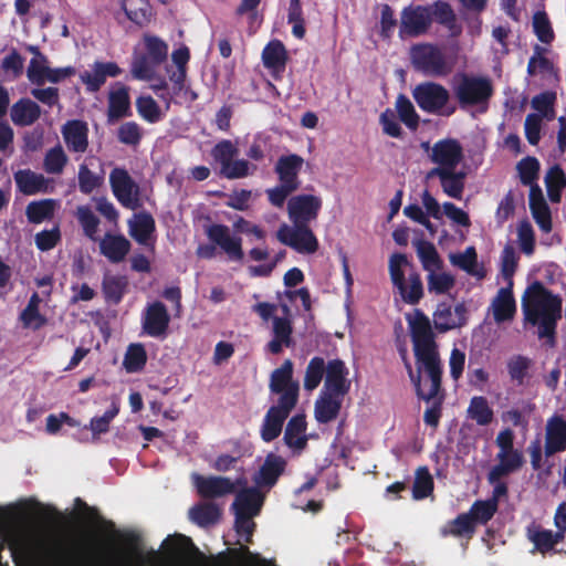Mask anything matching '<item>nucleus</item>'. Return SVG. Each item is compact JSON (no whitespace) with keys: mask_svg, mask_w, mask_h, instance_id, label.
<instances>
[{"mask_svg":"<svg viewBox=\"0 0 566 566\" xmlns=\"http://www.w3.org/2000/svg\"><path fill=\"white\" fill-rule=\"evenodd\" d=\"M147 363V353L143 344L135 343L127 347L123 359V366L127 373L142 371Z\"/></svg>","mask_w":566,"mask_h":566,"instance_id":"obj_45","label":"nucleus"},{"mask_svg":"<svg viewBox=\"0 0 566 566\" xmlns=\"http://www.w3.org/2000/svg\"><path fill=\"white\" fill-rule=\"evenodd\" d=\"M99 241V253L111 263L123 262L130 251V241L124 234L106 232Z\"/></svg>","mask_w":566,"mask_h":566,"instance_id":"obj_24","label":"nucleus"},{"mask_svg":"<svg viewBox=\"0 0 566 566\" xmlns=\"http://www.w3.org/2000/svg\"><path fill=\"white\" fill-rule=\"evenodd\" d=\"M41 116V107L32 99L22 97L10 109V117L20 127L33 125Z\"/></svg>","mask_w":566,"mask_h":566,"instance_id":"obj_31","label":"nucleus"},{"mask_svg":"<svg viewBox=\"0 0 566 566\" xmlns=\"http://www.w3.org/2000/svg\"><path fill=\"white\" fill-rule=\"evenodd\" d=\"M286 465L287 462L283 457L273 452L266 454L263 464L253 476L254 483L259 488H273L285 472Z\"/></svg>","mask_w":566,"mask_h":566,"instance_id":"obj_17","label":"nucleus"},{"mask_svg":"<svg viewBox=\"0 0 566 566\" xmlns=\"http://www.w3.org/2000/svg\"><path fill=\"white\" fill-rule=\"evenodd\" d=\"M436 270L428 274V290L436 294H444L454 285V277L449 273H436Z\"/></svg>","mask_w":566,"mask_h":566,"instance_id":"obj_62","label":"nucleus"},{"mask_svg":"<svg viewBox=\"0 0 566 566\" xmlns=\"http://www.w3.org/2000/svg\"><path fill=\"white\" fill-rule=\"evenodd\" d=\"M539 169V161L533 156L524 157L516 165V170L522 185L530 186L531 188L537 185L536 180L538 179Z\"/></svg>","mask_w":566,"mask_h":566,"instance_id":"obj_50","label":"nucleus"},{"mask_svg":"<svg viewBox=\"0 0 566 566\" xmlns=\"http://www.w3.org/2000/svg\"><path fill=\"white\" fill-rule=\"evenodd\" d=\"M284 400L283 398L282 403L270 407L263 419L261 438L265 442H271L281 434L284 421L294 409L286 406Z\"/></svg>","mask_w":566,"mask_h":566,"instance_id":"obj_19","label":"nucleus"},{"mask_svg":"<svg viewBox=\"0 0 566 566\" xmlns=\"http://www.w3.org/2000/svg\"><path fill=\"white\" fill-rule=\"evenodd\" d=\"M533 30L542 43L549 44L555 38L551 21L545 11H537L534 13Z\"/></svg>","mask_w":566,"mask_h":566,"instance_id":"obj_59","label":"nucleus"},{"mask_svg":"<svg viewBox=\"0 0 566 566\" xmlns=\"http://www.w3.org/2000/svg\"><path fill=\"white\" fill-rule=\"evenodd\" d=\"M123 70L115 62L96 61L91 71H84L80 74L81 82L86 86V91L95 93L105 84L107 77H117Z\"/></svg>","mask_w":566,"mask_h":566,"instance_id":"obj_15","label":"nucleus"},{"mask_svg":"<svg viewBox=\"0 0 566 566\" xmlns=\"http://www.w3.org/2000/svg\"><path fill=\"white\" fill-rule=\"evenodd\" d=\"M10 548L14 562H17L18 552L24 551L27 566H93L78 554L64 549L62 539L56 536L39 537L31 546H24L18 537H14L10 542ZM103 566H113V564L103 563Z\"/></svg>","mask_w":566,"mask_h":566,"instance_id":"obj_3","label":"nucleus"},{"mask_svg":"<svg viewBox=\"0 0 566 566\" xmlns=\"http://www.w3.org/2000/svg\"><path fill=\"white\" fill-rule=\"evenodd\" d=\"M105 180L104 171L99 174L92 171L86 164H81L77 172L78 189L84 195H91L103 186Z\"/></svg>","mask_w":566,"mask_h":566,"instance_id":"obj_47","label":"nucleus"},{"mask_svg":"<svg viewBox=\"0 0 566 566\" xmlns=\"http://www.w3.org/2000/svg\"><path fill=\"white\" fill-rule=\"evenodd\" d=\"M303 163V158L296 154L281 156L274 167V171L277 175L280 184L297 190L301 184L298 174L302 169Z\"/></svg>","mask_w":566,"mask_h":566,"instance_id":"obj_26","label":"nucleus"},{"mask_svg":"<svg viewBox=\"0 0 566 566\" xmlns=\"http://www.w3.org/2000/svg\"><path fill=\"white\" fill-rule=\"evenodd\" d=\"M263 501L264 496L258 488L244 489L238 493L232 504L234 515H238V520L252 518L259 514Z\"/></svg>","mask_w":566,"mask_h":566,"instance_id":"obj_21","label":"nucleus"},{"mask_svg":"<svg viewBox=\"0 0 566 566\" xmlns=\"http://www.w3.org/2000/svg\"><path fill=\"white\" fill-rule=\"evenodd\" d=\"M348 369L345 363L339 359H332L327 363L324 387L326 392L345 396L350 389V381L347 379Z\"/></svg>","mask_w":566,"mask_h":566,"instance_id":"obj_22","label":"nucleus"},{"mask_svg":"<svg viewBox=\"0 0 566 566\" xmlns=\"http://www.w3.org/2000/svg\"><path fill=\"white\" fill-rule=\"evenodd\" d=\"M142 137V129L135 122H126L117 130L118 140L125 145L136 146L140 143Z\"/></svg>","mask_w":566,"mask_h":566,"instance_id":"obj_64","label":"nucleus"},{"mask_svg":"<svg viewBox=\"0 0 566 566\" xmlns=\"http://www.w3.org/2000/svg\"><path fill=\"white\" fill-rule=\"evenodd\" d=\"M531 366V359L516 355L512 357L507 361V371L513 381H516L517 385H523L525 377L527 376V370Z\"/></svg>","mask_w":566,"mask_h":566,"instance_id":"obj_61","label":"nucleus"},{"mask_svg":"<svg viewBox=\"0 0 566 566\" xmlns=\"http://www.w3.org/2000/svg\"><path fill=\"white\" fill-rule=\"evenodd\" d=\"M127 280L123 276H106L102 283V291L107 303L117 305L122 302Z\"/></svg>","mask_w":566,"mask_h":566,"instance_id":"obj_46","label":"nucleus"},{"mask_svg":"<svg viewBox=\"0 0 566 566\" xmlns=\"http://www.w3.org/2000/svg\"><path fill=\"white\" fill-rule=\"evenodd\" d=\"M289 60L287 51L282 41L271 40L262 51V62L275 80L282 77Z\"/></svg>","mask_w":566,"mask_h":566,"instance_id":"obj_23","label":"nucleus"},{"mask_svg":"<svg viewBox=\"0 0 566 566\" xmlns=\"http://www.w3.org/2000/svg\"><path fill=\"white\" fill-rule=\"evenodd\" d=\"M170 315L160 301L149 304L143 316V331L150 337L165 338L169 328Z\"/></svg>","mask_w":566,"mask_h":566,"instance_id":"obj_13","label":"nucleus"},{"mask_svg":"<svg viewBox=\"0 0 566 566\" xmlns=\"http://www.w3.org/2000/svg\"><path fill=\"white\" fill-rule=\"evenodd\" d=\"M411 62L413 67L428 76L443 77L452 71L444 53L432 44H417L412 46Z\"/></svg>","mask_w":566,"mask_h":566,"instance_id":"obj_6","label":"nucleus"},{"mask_svg":"<svg viewBox=\"0 0 566 566\" xmlns=\"http://www.w3.org/2000/svg\"><path fill=\"white\" fill-rule=\"evenodd\" d=\"M468 417L479 426H489L494 419V411L484 396H474L468 407Z\"/></svg>","mask_w":566,"mask_h":566,"instance_id":"obj_41","label":"nucleus"},{"mask_svg":"<svg viewBox=\"0 0 566 566\" xmlns=\"http://www.w3.org/2000/svg\"><path fill=\"white\" fill-rule=\"evenodd\" d=\"M276 239L301 254H313L318 248V240L308 224L283 223L276 231Z\"/></svg>","mask_w":566,"mask_h":566,"instance_id":"obj_8","label":"nucleus"},{"mask_svg":"<svg viewBox=\"0 0 566 566\" xmlns=\"http://www.w3.org/2000/svg\"><path fill=\"white\" fill-rule=\"evenodd\" d=\"M407 321L415 358L419 365L428 369V379L430 380L428 398H436L441 389L442 365L430 319L422 311L416 310L412 317L407 316Z\"/></svg>","mask_w":566,"mask_h":566,"instance_id":"obj_2","label":"nucleus"},{"mask_svg":"<svg viewBox=\"0 0 566 566\" xmlns=\"http://www.w3.org/2000/svg\"><path fill=\"white\" fill-rule=\"evenodd\" d=\"M412 97L419 108L428 114H442L450 116L455 112V106L443 112L450 99V92L436 82H422L412 90Z\"/></svg>","mask_w":566,"mask_h":566,"instance_id":"obj_7","label":"nucleus"},{"mask_svg":"<svg viewBox=\"0 0 566 566\" xmlns=\"http://www.w3.org/2000/svg\"><path fill=\"white\" fill-rule=\"evenodd\" d=\"M76 219L83 229V233L92 241H97L99 219L88 206H78L75 212Z\"/></svg>","mask_w":566,"mask_h":566,"instance_id":"obj_49","label":"nucleus"},{"mask_svg":"<svg viewBox=\"0 0 566 566\" xmlns=\"http://www.w3.org/2000/svg\"><path fill=\"white\" fill-rule=\"evenodd\" d=\"M493 318L496 323L511 321L516 313V303L513 295V285L499 290L492 302Z\"/></svg>","mask_w":566,"mask_h":566,"instance_id":"obj_32","label":"nucleus"},{"mask_svg":"<svg viewBox=\"0 0 566 566\" xmlns=\"http://www.w3.org/2000/svg\"><path fill=\"white\" fill-rule=\"evenodd\" d=\"M413 244L422 268L426 271L432 272L433 270H440L442 268V260L433 243L426 240H418Z\"/></svg>","mask_w":566,"mask_h":566,"instance_id":"obj_42","label":"nucleus"},{"mask_svg":"<svg viewBox=\"0 0 566 566\" xmlns=\"http://www.w3.org/2000/svg\"><path fill=\"white\" fill-rule=\"evenodd\" d=\"M269 388L271 394L279 395L277 403H282L283 398L286 406L294 408L298 400L300 386L293 380V363L286 359L279 368L274 369L270 377Z\"/></svg>","mask_w":566,"mask_h":566,"instance_id":"obj_9","label":"nucleus"},{"mask_svg":"<svg viewBox=\"0 0 566 566\" xmlns=\"http://www.w3.org/2000/svg\"><path fill=\"white\" fill-rule=\"evenodd\" d=\"M55 210V200L42 199L31 201L25 208V216L30 223L39 224L44 220H50Z\"/></svg>","mask_w":566,"mask_h":566,"instance_id":"obj_43","label":"nucleus"},{"mask_svg":"<svg viewBox=\"0 0 566 566\" xmlns=\"http://www.w3.org/2000/svg\"><path fill=\"white\" fill-rule=\"evenodd\" d=\"M475 530L476 526L472 521V516H470L468 513H461L454 520L448 522L444 527H442L441 535L465 537L471 539L475 533Z\"/></svg>","mask_w":566,"mask_h":566,"instance_id":"obj_39","label":"nucleus"},{"mask_svg":"<svg viewBox=\"0 0 566 566\" xmlns=\"http://www.w3.org/2000/svg\"><path fill=\"white\" fill-rule=\"evenodd\" d=\"M66 148L71 153L83 154L88 148V126L81 119L67 120L61 129Z\"/></svg>","mask_w":566,"mask_h":566,"instance_id":"obj_20","label":"nucleus"},{"mask_svg":"<svg viewBox=\"0 0 566 566\" xmlns=\"http://www.w3.org/2000/svg\"><path fill=\"white\" fill-rule=\"evenodd\" d=\"M193 482L198 494L203 499H216L235 492V485L227 476H203L193 475Z\"/></svg>","mask_w":566,"mask_h":566,"instance_id":"obj_16","label":"nucleus"},{"mask_svg":"<svg viewBox=\"0 0 566 566\" xmlns=\"http://www.w3.org/2000/svg\"><path fill=\"white\" fill-rule=\"evenodd\" d=\"M399 354L403 363V366L408 373L410 381L415 387L416 395L418 396V398L427 402L433 400L434 398H428V395H430V389L426 391L422 388V375L424 374L428 377V369L424 366L419 365L417 359L416 369H413L408 357V352L405 347L399 348Z\"/></svg>","mask_w":566,"mask_h":566,"instance_id":"obj_36","label":"nucleus"},{"mask_svg":"<svg viewBox=\"0 0 566 566\" xmlns=\"http://www.w3.org/2000/svg\"><path fill=\"white\" fill-rule=\"evenodd\" d=\"M396 109L399 119L411 130H416L419 126V115L417 114L411 101L405 95L399 94L396 99Z\"/></svg>","mask_w":566,"mask_h":566,"instance_id":"obj_51","label":"nucleus"},{"mask_svg":"<svg viewBox=\"0 0 566 566\" xmlns=\"http://www.w3.org/2000/svg\"><path fill=\"white\" fill-rule=\"evenodd\" d=\"M401 298L405 303L410 305H416L423 297V285L418 272H412L409 274L408 283L407 281L402 282L401 286L397 287Z\"/></svg>","mask_w":566,"mask_h":566,"instance_id":"obj_44","label":"nucleus"},{"mask_svg":"<svg viewBox=\"0 0 566 566\" xmlns=\"http://www.w3.org/2000/svg\"><path fill=\"white\" fill-rule=\"evenodd\" d=\"M169 80L172 83L171 95L175 104L193 103L198 99V94L186 84L187 72L186 70L174 71L169 74Z\"/></svg>","mask_w":566,"mask_h":566,"instance_id":"obj_35","label":"nucleus"},{"mask_svg":"<svg viewBox=\"0 0 566 566\" xmlns=\"http://www.w3.org/2000/svg\"><path fill=\"white\" fill-rule=\"evenodd\" d=\"M163 545H166L171 553H177L181 548L188 547L199 563H207V557L205 554L201 553L199 548L193 544L191 538L186 535L175 534L172 536H168L164 541Z\"/></svg>","mask_w":566,"mask_h":566,"instance_id":"obj_53","label":"nucleus"},{"mask_svg":"<svg viewBox=\"0 0 566 566\" xmlns=\"http://www.w3.org/2000/svg\"><path fill=\"white\" fill-rule=\"evenodd\" d=\"M134 221H129L130 237L142 245H149L153 234L156 232L155 219L149 212H140L134 216Z\"/></svg>","mask_w":566,"mask_h":566,"instance_id":"obj_33","label":"nucleus"},{"mask_svg":"<svg viewBox=\"0 0 566 566\" xmlns=\"http://www.w3.org/2000/svg\"><path fill=\"white\" fill-rule=\"evenodd\" d=\"M205 233L212 244H200L197 255L201 259H212L218 245L231 260L241 261L244 256L242 239L231 235L230 228L226 224L213 223L205 229Z\"/></svg>","mask_w":566,"mask_h":566,"instance_id":"obj_5","label":"nucleus"},{"mask_svg":"<svg viewBox=\"0 0 566 566\" xmlns=\"http://www.w3.org/2000/svg\"><path fill=\"white\" fill-rule=\"evenodd\" d=\"M18 190L24 196H33L48 192V179L42 174L31 169H20L13 174Z\"/></svg>","mask_w":566,"mask_h":566,"instance_id":"obj_29","label":"nucleus"},{"mask_svg":"<svg viewBox=\"0 0 566 566\" xmlns=\"http://www.w3.org/2000/svg\"><path fill=\"white\" fill-rule=\"evenodd\" d=\"M565 450L566 420L559 415H554L546 422L544 453L549 458Z\"/></svg>","mask_w":566,"mask_h":566,"instance_id":"obj_18","label":"nucleus"},{"mask_svg":"<svg viewBox=\"0 0 566 566\" xmlns=\"http://www.w3.org/2000/svg\"><path fill=\"white\" fill-rule=\"evenodd\" d=\"M237 154L238 148L229 139L217 143L211 150V156L221 167H226Z\"/></svg>","mask_w":566,"mask_h":566,"instance_id":"obj_63","label":"nucleus"},{"mask_svg":"<svg viewBox=\"0 0 566 566\" xmlns=\"http://www.w3.org/2000/svg\"><path fill=\"white\" fill-rule=\"evenodd\" d=\"M497 504L489 500H476L470 507L468 514L472 516L473 523L485 525L497 512Z\"/></svg>","mask_w":566,"mask_h":566,"instance_id":"obj_54","label":"nucleus"},{"mask_svg":"<svg viewBox=\"0 0 566 566\" xmlns=\"http://www.w3.org/2000/svg\"><path fill=\"white\" fill-rule=\"evenodd\" d=\"M430 158L438 165L436 168L455 170L463 158V149L457 139H442L433 145Z\"/></svg>","mask_w":566,"mask_h":566,"instance_id":"obj_14","label":"nucleus"},{"mask_svg":"<svg viewBox=\"0 0 566 566\" xmlns=\"http://www.w3.org/2000/svg\"><path fill=\"white\" fill-rule=\"evenodd\" d=\"M114 197L127 209L135 210L139 203V187L125 168L115 167L109 174Z\"/></svg>","mask_w":566,"mask_h":566,"instance_id":"obj_10","label":"nucleus"},{"mask_svg":"<svg viewBox=\"0 0 566 566\" xmlns=\"http://www.w3.org/2000/svg\"><path fill=\"white\" fill-rule=\"evenodd\" d=\"M528 202L532 217L541 231L549 233L553 229L552 212L538 185L530 189Z\"/></svg>","mask_w":566,"mask_h":566,"instance_id":"obj_25","label":"nucleus"},{"mask_svg":"<svg viewBox=\"0 0 566 566\" xmlns=\"http://www.w3.org/2000/svg\"><path fill=\"white\" fill-rule=\"evenodd\" d=\"M306 426L305 416L295 415L289 420L284 431L285 444L297 453L307 447Z\"/></svg>","mask_w":566,"mask_h":566,"instance_id":"obj_28","label":"nucleus"},{"mask_svg":"<svg viewBox=\"0 0 566 566\" xmlns=\"http://www.w3.org/2000/svg\"><path fill=\"white\" fill-rule=\"evenodd\" d=\"M344 396L322 391L319 398L315 401L314 415L319 423H328L335 420L340 411Z\"/></svg>","mask_w":566,"mask_h":566,"instance_id":"obj_30","label":"nucleus"},{"mask_svg":"<svg viewBox=\"0 0 566 566\" xmlns=\"http://www.w3.org/2000/svg\"><path fill=\"white\" fill-rule=\"evenodd\" d=\"M327 364L323 357L315 356L313 357L306 367L305 377H304V388L308 391L317 388L324 377L326 375Z\"/></svg>","mask_w":566,"mask_h":566,"instance_id":"obj_48","label":"nucleus"},{"mask_svg":"<svg viewBox=\"0 0 566 566\" xmlns=\"http://www.w3.org/2000/svg\"><path fill=\"white\" fill-rule=\"evenodd\" d=\"M122 8L126 17L139 27L150 21L151 10L148 0H123Z\"/></svg>","mask_w":566,"mask_h":566,"instance_id":"obj_40","label":"nucleus"},{"mask_svg":"<svg viewBox=\"0 0 566 566\" xmlns=\"http://www.w3.org/2000/svg\"><path fill=\"white\" fill-rule=\"evenodd\" d=\"M190 520L200 527H208L219 522L220 507L213 502L199 503L189 511Z\"/></svg>","mask_w":566,"mask_h":566,"instance_id":"obj_37","label":"nucleus"},{"mask_svg":"<svg viewBox=\"0 0 566 566\" xmlns=\"http://www.w3.org/2000/svg\"><path fill=\"white\" fill-rule=\"evenodd\" d=\"M563 300L539 281H534L522 297L524 322L537 326L538 337L549 347L556 345L557 322L562 318Z\"/></svg>","mask_w":566,"mask_h":566,"instance_id":"obj_1","label":"nucleus"},{"mask_svg":"<svg viewBox=\"0 0 566 566\" xmlns=\"http://www.w3.org/2000/svg\"><path fill=\"white\" fill-rule=\"evenodd\" d=\"M146 54L153 65H160L168 55V45L161 39L155 35L145 36Z\"/></svg>","mask_w":566,"mask_h":566,"instance_id":"obj_55","label":"nucleus"},{"mask_svg":"<svg viewBox=\"0 0 566 566\" xmlns=\"http://www.w3.org/2000/svg\"><path fill=\"white\" fill-rule=\"evenodd\" d=\"M67 164V156L61 146L51 148L44 158V169L49 174H61Z\"/></svg>","mask_w":566,"mask_h":566,"instance_id":"obj_60","label":"nucleus"},{"mask_svg":"<svg viewBox=\"0 0 566 566\" xmlns=\"http://www.w3.org/2000/svg\"><path fill=\"white\" fill-rule=\"evenodd\" d=\"M431 8V22L434 20L439 24L446 27L451 34L458 35L461 33V28L457 24V15L452 7L444 1H436Z\"/></svg>","mask_w":566,"mask_h":566,"instance_id":"obj_38","label":"nucleus"},{"mask_svg":"<svg viewBox=\"0 0 566 566\" xmlns=\"http://www.w3.org/2000/svg\"><path fill=\"white\" fill-rule=\"evenodd\" d=\"M433 491V479L427 467H420L416 471V478L412 485V496L415 500L428 497Z\"/></svg>","mask_w":566,"mask_h":566,"instance_id":"obj_52","label":"nucleus"},{"mask_svg":"<svg viewBox=\"0 0 566 566\" xmlns=\"http://www.w3.org/2000/svg\"><path fill=\"white\" fill-rule=\"evenodd\" d=\"M136 107L139 116L148 123H157L163 117L159 105L151 96H139L136 99Z\"/></svg>","mask_w":566,"mask_h":566,"instance_id":"obj_58","label":"nucleus"},{"mask_svg":"<svg viewBox=\"0 0 566 566\" xmlns=\"http://www.w3.org/2000/svg\"><path fill=\"white\" fill-rule=\"evenodd\" d=\"M130 115V99L128 88L120 86L116 91L109 93L107 117L108 122L117 120Z\"/></svg>","mask_w":566,"mask_h":566,"instance_id":"obj_34","label":"nucleus"},{"mask_svg":"<svg viewBox=\"0 0 566 566\" xmlns=\"http://www.w3.org/2000/svg\"><path fill=\"white\" fill-rule=\"evenodd\" d=\"M322 198L314 195L293 196L287 201V216L292 224H308L315 221L322 209Z\"/></svg>","mask_w":566,"mask_h":566,"instance_id":"obj_12","label":"nucleus"},{"mask_svg":"<svg viewBox=\"0 0 566 566\" xmlns=\"http://www.w3.org/2000/svg\"><path fill=\"white\" fill-rule=\"evenodd\" d=\"M433 177H438L440 179L442 190L446 195L453 199H462L467 177L464 171L432 168L428 172L427 178Z\"/></svg>","mask_w":566,"mask_h":566,"instance_id":"obj_27","label":"nucleus"},{"mask_svg":"<svg viewBox=\"0 0 566 566\" xmlns=\"http://www.w3.org/2000/svg\"><path fill=\"white\" fill-rule=\"evenodd\" d=\"M451 92L460 109L484 114L494 95V85L488 75L459 72L452 77Z\"/></svg>","mask_w":566,"mask_h":566,"instance_id":"obj_4","label":"nucleus"},{"mask_svg":"<svg viewBox=\"0 0 566 566\" xmlns=\"http://www.w3.org/2000/svg\"><path fill=\"white\" fill-rule=\"evenodd\" d=\"M518 265V255L511 244H506L501 253V273L507 285H513V276Z\"/></svg>","mask_w":566,"mask_h":566,"instance_id":"obj_56","label":"nucleus"},{"mask_svg":"<svg viewBox=\"0 0 566 566\" xmlns=\"http://www.w3.org/2000/svg\"><path fill=\"white\" fill-rule=\"evenodd\" d=\"M433 323L440 333L461 327V321H454L451 306L446 304H441L433 313Z\"/></svg>","mask_w":566,"mask_h":566,"instance_id":"obj_57","label":"nucleus"},{"mask_svg":"<svg viewBox=\"0 0 566 566\" xmlns=\"http://www.w3.org/2000/svg\"><path fill=\"white\" fill-rule=\"evenodd\" d=\"M431 27V8L429 6H409L400 15L399 35L417 38L428 32Z\"/></svg>","mask_w":566,"mask_h":566,"instance_id":"obj_11","label":"nucleus"}]
</instances>
